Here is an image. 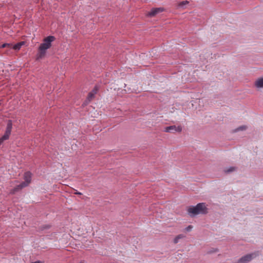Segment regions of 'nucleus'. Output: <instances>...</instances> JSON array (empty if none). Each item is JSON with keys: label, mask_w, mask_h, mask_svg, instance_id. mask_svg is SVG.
I'll list each match as a JSON object with an SVG mask.
<instances>
[{"label": "nucleus", "mask_w": 263, "mask_h": 263, "mask_svg": "<svg viewBox=\"0 0 263 263\" xmlns=\"http://www.w3.org/2000/svg\"><path fill=\"white\" fill-rule=\"evenodd\" d=\"M55 40V37L52 35L48 36L43 39V43L40 45L38 48L36 60L42 59L45 57L47 50L51 48L52 42Z\"/></svg>", "instance_id": "obj_1"}, {"label": "nucleus", "mask_w": 263, "mask_h": 263, "mask_svg": "<svg viewBox=\"0 0 263 263\" xmlns=\"http://www.w3.org/2000/svg\"><path fill=\"white\" fill-rule=\"evenodd\" d=\"M188 213L192 216L198 214H205L208 213V209L204 203H199L196 206H191L188 208Z\"/></svg>", "instance_id": "obj_2"}, {"label": "nucleus", "mask_w": 263, "mask_h": 263, "mask_svg": "<svg viewBox=\"0 0 263 263\" xmlns=\"http://www.w3.org/2000/svg\"><path fill=\"white\" fill-rule=\"evenodd\" d=\"M12 128V122L11 120H9L8 121L5 134L0 138V145L4 142V141L7 140L9 138L10 135L11 133Z\"/></svg>", "instance_id": "obj_3"}, {"label": "nucleus", "mask_w": 263, "mask_h": 263, "mask_svg": "<svg viewBox=\"0 0 263 263\" xmlns=\"http://www.w3.org/2000/svg\"><path fill=\"white\" fill-rule=\"evenodd\" d=\"M258 252H254L251 254H247L241 257L238 260L237 263H247L258 256Z\"/></svg>", "instance_id": "obj_4"}, {"label": "nucleus", "mask_w": 263, "mask_h": 263, "mask_svg": "<svg viewBox=\"0 0 263 263\" xmlns=\"http://www.w3.org/2000/svg\"><path fill=\"white\" fill-rule=\"evenodd\" d=\"M182 130V127L181 126L179 125L176 126V125H172L170 126H167L165 127L164 131L166 133H181Z\"/></svg>", "instance_id": "obj_5"}, {"label": "nucleus", "mask_w": 263, "mask_h": 263, "mask_svg": "<svg viewBox=\"0 0 263 263\" xmlns=\"http://www.w3.org/2000/svg\"><path fill=\"white\" fill-rule=\"evenodd\" d=\"M164 11V9L163 7L154 8L152 9V10L146 14V15L149 17H153Z\"/></svg>", "instance_id": "obj_6"}, {"label": "nucleus", "mask_w": 263, "mask_h": 263, "mask_svg": "<svg viewBox=\"0 0 263 263\" xmlns=\"http://www.w3.org/2000/svg\"><path fill=\"white\" fill-rule=\"evenodd\" d=\"M98 87L96 86L88 95L86 100L85 102V104H87L90 102L93 98H94L95 95L98 91Z\"/></svg>", "instance_id": "obj_7"}, {"label": "nucleus", "mask_w": 263, "mask_h": 263, "mask_svg": "<svg viewBox=\"0 0 263 263\" xmlns=\"http://www.w3.org/2000/svg\"><path fill=\"white\" fill-rule=\"evenodd\" d=\"M31 177L32 174L30 172H27L25 173L24 175V179L25 181L23 182V183H25V184L26 185V186H28L30 183L31 181Z\"/></svg>", "instance_id": "obj_8"}, {"label": "nucleus", "mask_w": 263, "mask_h": 263, "mask_svg": "<svg viewBox=\"0 0 263 263\" xmlns=\"http://www.w3.org/2000/svg\"><path fill=\"white\" fill-rule=\"evenodd\" d=\"M254 85L257 89L263 88V77L257 78L255 81Z\"/></svg>", "instance_id": "obj_9"}, {"label": "nucleus", "mask_w": 263, "mask_h": 263, "mask_svg": "<svg viewBox=\"0 0 263 263\" xmlns=\"http://www.w3.org/2000/svg\"><path fill=\"white\" fill-rule=\"evenodd\" d=\"M25 187H26V185L25 184V183H23V182H22L19 185L16 186L14 188L11 190V191H10V193L11 194H14L15 193L20 191L22 189H23Z\"/></svg>", "instance_id": "obj_10"}, {"label": "nucleus", "mask_w": 263, "mask_h": 263, "mask_svg": "<svg viewBox=\"0 0 263 263\" xmlns=\"http://www.w3.org/2000/svg\"><path fill=\"white\" fill-rule=\"evenodd\" d=\"M24 43H25L24 42H21L18 43L17 44H16L14 45H12L11 48H13V49H14L15 50H18L21 48L22 46L24 44Z\"/></svg>", "instance_id": "obj_11"}, {"label": "nucleus", "mask_w": 263, "mask_h": 263, "mask_svg": "<svg viewBox=\"0 0 263 263\" xmlns=\"http://www.w3.org/2000/svg\"><path fill=\"white\" fill-rule=\"evenodd\" d=\"M185 237V236L183 234H179L178 235H177L174 239V243H177L179 240L181 239H182L183 238H184Z\"/></svg>", "instance_id": "obj_12"}, {"label": "nucleus", "mask_w": 263, "mask_h": 263, "mask_svg": "<svg viewBox=\"0 0 263 263\" xmlns=\"http://www.w3.org/2000/svg\"><path fill=\"white\" fill-rule=\"evenodd\" d=\"M189 3V2L187 1H185L181 2L178 4V7H183L184 5H186Z\"/></svg>", "instance_id": "obj_13"}, {"label": "nucleus", "mask_w": 263, "mask_h": 263, "mask_svg": "<svg viewBox=\"0 0 263 263\" xmlns=\"http://www.w3.org/2000/svg\"><path fill=\"white\" fill-rule=\"evenodd\" d=\"M12 46V44L5 43V44H3L1 46V47L2 48L7 47V48H11Z\"/></svg>", "instance_id": "obj_14"}, {"label": "nucleus", "mask_w": 263, "mask_h": 263, "mask_svg": "<svg viewBox=\"0 0 263 263\" xmlns=\"http://www.w3.org/2000/svg\"><path fill=\"white\" fill-rule=\"evenodd\" d=\"M235 167H230V168H229L228 169H226L224 170L225 172L226 173H230V172H232L233 171H234L235 170Z\"/></svg>", "instance_id": "obj_15"}, {"label": "nucleus", "mask_w": 263, "mask_h": 263, "mask_svg": "<svg viewBox=\"0 0 263 263\" xmlns=\"http://www.w3.org/2000/svg\"><path fill=\"white\" fill-rule=\"evenodd\" d=\"M247 129V126L245 125L241 126L236 129V131L243 130Z\"/></svg>", "instance_id": "obj_16"}, {"label": "nucleus", "mask_w": 263, "mask_h": 263, "mask_svg": "<svg viewBox=\"0 0 263 263\" xmlns=\"http://www.w3.org/2000/svg\"><path fill=\"white\" fill-rule=\"evenodd\" d=\"M193 229V226H189L187 227H186L185 229V230L186 231V232H189L190 231H191V230Z\"/></svg>", "instance_id": "obj_17"}, {"label": "nucleus", "mask_w": 263, "mask_h": 263, "mask_svg": "<svg viewBox=\"0 0 263 263\" xmlns=\"http://www.w3.org/2000/svg\"><path fill=\"white\" fill-rule=\"evenodd\" d=\"M75 194H77V195H82V193H80V192H76L74 193Z\"/></svg>", "instance_id": "obj_18"}, {"label": "nucleus", "mask_w": 263, "mask_h": 263, "mask_svg": "<svg viewBox=\"0 0 263 263\" xmlns=\"http://www.w3.org/2000/svg\"><path fill=\"white\" fill-rule=\"evenodd\" d=\"M34 263H40V261H35V262H34Z\"/></svg>", "instance_id": "obj_19"}, {"label": "nucleus", "mask_w": 263, "mask_h": 263, "mask_svg": "<svg viewBox=\"0 0 263 263\" xmlns=\"http://www.w3.org/2000/svg\"><path fill=\"white\" fill-rule=\"evenodd\" d=\"M79 263H84V262L83 261H81Z\"/></svg>", "instance_id": "obj_20"}]
</instances>
